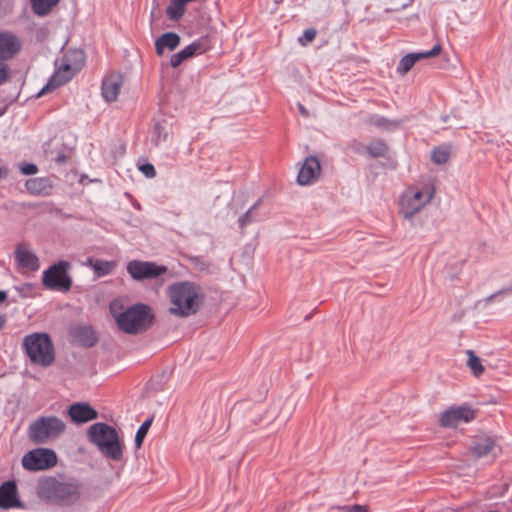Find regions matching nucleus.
Wrapping results in <instances>:
<instances>
[{
	"label": "nucleus",
	"mask_w": 512,
	"mask_h": 512,
	"mask_svg": "<svg viewBox=\"0 0 512 512\" xmlns=\"http://www.w3.org/2000/svg\"><path fill=\"white\" fill-rule=\"evenodd\" d=\"M170 300L169 313L179 318L196 314L203 305L201 287L189 281L176 282L167 289Z\"/></svg>",
	"instance_id": "nucleus-1"
},
{
	"label": "nucleus",
	"mask_w": 512,
	"mask_h": 512,
	"mask_svg": "<svg viewBox=\"0 0 512 512\" xmlns=\"http://www.w3.org/2000/svg\"><path fill=\"white\" fill-rule=\"evenodd\" d=\"M81 488L79 481H61L49 477L39 483L38 495L55 506L70 507L80 500Z\"/></svg>",
	"instance_id": "nucleus-2"
},
{
	"label": "nucleus",
	"mask_w": 512,
	"mask_h": 512,
	"mask_svg": "<svg viewBox=\"0 0 512 512\" xmlns=\"http://www.w3.org/2000/svg\"><path fill=\"white\" fill-rule=\"evenodd\" d=\"M110 311L118 327L131 335L146 331L153 325L155 319L151 307L143 303L134 304L118 314L114 304H111Z\"/></svg>",
	"instance_id": "nucleus-3"
},
{
	"label": "nucleus",
	"mask_w": 512,
	"mask_h": 512,
	"mask_svg": "<svg viewBox=\"0 0 512 512\" xmlns=\"http://www.w3.org/2000/svg\"><path fill=\"white\" fill-rule=\"evenodd\" d=\"M87 437L104 457L113 461L122 459L123 445L114 427L103 422L94 423L88 428Z\"/></svg>",
	"instance_id": "nucleus-4"
},
{
	"label": "nucleus",
	"mask_w": 512,
	"mask_h": 512,
	"mask_svg": "<svg viewBox=\"0 0 512 512\" xmlns=\"http://www.w3.org/2000/svg\"><path fill=\"white\" fill-rule=\"evenodd\" d=\"M85 64V54L80 49H69L61 58L60 64L48 83L39 91L38 97L66 84Z\"/></svg>",
	"instance_id": "nucleus-5"
},
{
	"label": "nucleus",
	"mask_w": 512,
	"mask_h": 512,
	"mask_svg": "<svg viewBox=\"0 0 512 512\" xmlns=\"http://www.w3.org/2000/svg\"><path fill=\"white\" fill-rule=\"evenodd\" d=\"M23 347L31 362L44 367L55 360L54 346L47 333H33L23 339Z\"/></svg>",
	"instance_id": "nucleus-6"
},
{
	"label": "nucleus",
	"mask_w": 512,
	"mask_h": 512,
	"mask_svg": "<svg viewBox=\"0 0 512 512\" xmlns=\"http://www.w3.org/2000/svg\"><path fill=\"white\" fill-rule=\"evenodd\" d=\"M66 429V424L57 416H41L30 423L28 438L34 444H44L58 438Z\"/></svg>",
	"instance_id": "nucleus-7"
},
{
	"label": "nucleus",
	"mask_w": 512,
	"mask_h": 512,
	"mask_svg": "<svg viewBox=\"0 0 512 512\" xmlns=\"http://www.w3.org/2000/svg\"><path fill=\"white\" fill-rule=\"evenodd\" d=\"M71 264L68 261L60 260L52 264L43 272V285L53 291L67 292L72 287V278L68 274Z\"/></svg>",
	"instance_id": "nucleus-8"
},
{
	"label": "nucleus",
	"mask_w": 512,
	"mask_h": 512,
	"mask_svg": "<svg viewBox=\"0 0 512 512\" xmlns=\"http://www.w3.org/2000/svg\"><path fill=\"white\" fill-rule=\"evenodd\" d=\"M57 463V455L49 448L30 450L22 457V466L29 471H41L52 468Z\"/></svg>",
	"instance_id": "nucleus-9"
},
{
	"label": "nucleus",
	"mask_w": 512,
	"mask_h": 512,
	"mask_svg": "<svg viewBox=\"0 0 512 512\" xmlns=\"http://www.w3.org/2000/svg\"><path fill=\"white\" fill-rule=\"evenodd\" d=\"M127 272L136 281L154 279L167 272V267L154 262L132 260L127 264Z\"/></svg>",
	"instance_id": "nucleus-10"
},
{
	"label": "nucleus",
	"mask_w": 512,
	"mask_h": 512,
	"mask_svg": "<svg viewBox=\"0 0 512 512\" xmlns=\"http://www.w3.org/2000/svg\"><path fill=\"white\" fill-rule=\"evenodd\" d=\"M476 417V410L470 406H452L441 413L439 423L442 427H456L459 423H468Z\"/></svg>",
	"instance_id": "nucleus-11"
},
{
	"label": "nucleus",
	"mask_w": 512,
	"mask_h": 512,
	"mask_svg": "<svg viewBox=\"0 0 512 512\" xmlns=\"http://www.w3.org/2000/svg\"><path fill=\"white\" fill-rule=\"evenodd\" d=\"M209 49V42L207 38H200L193 41L191 44L173 54L170 58V65L178 67L183 61L193 57L196 54L203 53Z\"/></svg>",
	"instance_id": "nucleus-12"
},
{
	"label": "nucleus",
	"mask_w": 512,
	"mask_h": 512,
	"mask_svg": "<svg viewBox=\"0 0 512 512\" xmlns=\"http://www.w3.org/2000/svg\"><path fill=\"white\" fill-rule=\"evenodd\" d=\"M22 507L18 496L17 484L14 480H8L0 484V508L8 510Z\"/></svg>",
	"instance_id": "nucleus-13"
},
{
	"label": "nucleus",
	"mask_w": 512,
	"mask_h": 512,
	"mask_svg": "<svg viewBox=\"0 0 512 512\" xmlns=\"http://www.w3.org/2000/svg\"><path fill=\"white\" fill-rule=\"evenodd\" d=\"M21 50L19 38L8 31H0V61L13 59Z\"/></svg>",
	"instance_id": "nucleus-14"
},
{
	"label": "nucleus",
	"mask_w": 512,
	"mask_h": 512,
	"mask_svg": "<svg viewBox=\"0 0 512 512\" xmlns=\"http://www.w3.org/2000/svg\"><path fill=\"white\" fill-rule=\"evenodd\" d=\"M123 85V76L120 73H111L106 75L102 80L101 92L103 98L107 102H114L117 100Z\"/></svg>",
	"instance_id": "nucleus-15"
},
{
	"label": "nucleus",
	"mask_w": 512,
	"mask_h": 512,
	"mask_svg": "<svg viewBox=\"0 0 512 512\" xmlns=\"http://www.w3.org/2000/svg\"><path fill=\"white\" fill-rule=\"evenodd\" d=\"M321 171L320 162L315 156H308L299 170L297 181L300 185H308L315 181Z\"/></svg>",
	"instance_id": "nucleus-16"
},
{
	"label": "nucleus",
	"mask_w": 512,
	"mask_h": 512,
	"mask_svg": "<svg viewBox=\"0 0 512 512\" xmlns=\"http://www.w3.org/2000/svg\"><path fill=\"white\" fill-rule=\"evenodd\" d=\"M68 415L76 424L86 423L98 418V412L88 403H74L68 408Z\"/></svg>",
	"instance_id": "nucleus-17"
},
{
	"label": "nucleus",
	"mask_w": 512,
	"mask_h": 512,
	"mask_svg": "<svg viewBox=\"0 0 512 512\" xmlns=\"http://www.w3.org/2000/svg\"><path fill=\"white\" fill-rule=\"evenodd\" d=\"M17 265L23 269L37 271L39 269V259L31 251L26 250L22 245H18L14 252Z\"/></svg>",
	"instance_id": "nucleus-18"
},
{
	"label": "nucleus",
	"mask_w": 512,
	"mask_h": 512,
	"mask_svg": "<svg viewBox=\"0 0 512 512\" xmlns=\"http://www.w3.org/2000/svg\"><path fill=\"white\" fill-rule=\"evenodd\" d=\"M181 38L175 32H165L155 41V51L158 56L163 55L164 49L170 51L176 49L180 44Z\"/></svg>",
	"instance_id": "nucleus-19"
},
{
	"label": "nucleus",
	"mask_w": 512,
	"mask_h": 512,
	"mask_svg": "<svg viewBox=\"0 0 512 512\" xmlns=\"http://www.w3.org/2000/svg\"><path fill=\"white\" fill-rule=\"evenodd\" d=\"M495 447V440L487 435L476 436L473 441L472 450L477 458L487 456Z\"/></svg>",
	"instance_id": "nucleus-20"
},
{
	"label": "nucleus",
	"mask_w": 512,
	"mask_h": 512,
	"mask_svg": "<svg viewBox=\"0 0 512 512\" xmlns=\"http://www.w3.org/2000/svg\"><path fill=\"white\" fill-rule=\"evenodd\" d=\"M73 337L83 347H92L97 342L94 330L89 326H79L73 330Z\"/></svg>",
	"instance_id": "nucleus-21"
},
{
	"label": "nucleus",
	"mask_w": 512,
	"mask_h": 512,
	"mask_svg": "<svg viewBox=\"0 0 512 512\" xmlns=\"http://www.w3.org/2000/svg\"><path fill=\"white\" fill-rule=\"evenodd\" d=\"M25 188L30 194L41 195L46 194L51 185L47 178H31L25 182Z\"/></svg>",
	"instance_id": "nucleus-22"
},
{
	"label": "nucleus",
	"mask_w": 512,
	"mask_h": 512,
	"mask_svg": "<svg viewBox=\"0 0 512 512\" xmlns=\"http://www.w3.org/2000/svg\"><path fill=\"white\" fill-rule=\"evenodd\" d=\"M424 207V203L419 204L418 202L412 201L409 194L402 197L400 202L401 214L406 219H411Z\"/></svg>",
	"instance_id": "nucleus-23"
},
{
	"label": "nucleus",
	"mask_w": 512,
	"mask_h": 512,
	"mask_svg": "<svg viewBox=\"0 0 512 512\" xmlns=\"http://www.w3.org/2000/svg\"><path fill=\"white\" fill-rule=\"evenodd\" d=\"M190 1L186 0H170L168 7L166 8V14L172 21H178L185 13L186 5Z\"/></svg>",
	"instance_id": "nucleus-24"
},
{
	"label": "nucleus",
	"mask_w": 512,
	"mask_h": 512,
	"mask_svg": "<svg viewBox=\"0 0 512 512\" xmlns=\"http://www.w3.org/2000/svg\"><path fill=\"white\" fill-rule=\"evenodd\" d=\"M60 0H30L32 11L37 16L48 15Z\"/></svg>",
	"instance_id": "nucleus-25"
},
{
	"label": "nucleus",
	"mask_w": 512,
	"mask_h": 512,
	"mask_svg": "<svg viewBox=\"0 0 512 512\" xmlns=\"http://www.w3.org/2000/svg\"><path fill=\"white\" fill-rule=\"evenodd\" d=\"M399 120H390L384 116L380 115H371L369 117L368 123L373 125L381 130H393L400 124Z\"/></svg>",
	"instance_id": "nucleus-26"
},
{
	"label": "nucleus",
	"mask_w": 512,
	"mask_h": 512,
	"mask_svg": "<svg viewBox=\"0 0 512 512\" xmlns=\"http://www.w3.org/2000/svg\"><path fill=\"white\" fill-rule=\"evenodd\" d=\"M89 262H90L95 274L98 277L109 275L115 267V262H113V261H107V260H101V259H95V260L90 259Z\"/></svg>",
	"instance_id": "nucleus-27"
},
{
	"label": "nucleus",
	"mask_w": 512,
	"mask_h": 512,
	"mask_svg": "<svg viewBox=\"0 0 512 512\" xmlns=\"http://www.w3.org/2000/svg\"><path fill=\"white\" fill-rule=\"evenodd\" d=\"M154 136L152 141L156 146H158L161 142H165L168 140L170 136V128L166 121L157 122L154 126Z\"/></svg>",
	"instance_id": "nucleus-28"
},
{
	"label": "nucleus",
	"mask_w": 512,
	"mask_h": 512,
	"mask_svg": "<svg viewBox=\"0 0 512 512\" xmlns=\"http://www.w3.org/2000/svg\"><path fill=\"white\" fill-rule=\"evenodd\" d=\"M367 152L373 158L384 157L388 152V146L382 139H376L367 145Z\"/></svg>",
	"instance_id": "nucleus-29"
},
{
	"label": "nucleus",
	"mask_w": 512,
	"mask_h": 512,
	"mask_svg": "<svg viewBox=\"0 0 512 512\" xmlns=\"http://www.w3.org/2000/svg\"><path fill=\"white\" fill-rule=\"evenodd\" d=\"M468 361L467 366L471 369L474 376L479 377L485 371L480 358L474 353L473 350H467Z\"/></svg>",
	"instance_id": "nucleus-30"
},
{
	"label": "nucleus",
	"mask_w": 512,
	"mask_h": 512,
	"mask_svg": "<svg viewBox=\"0 0 512 512\" xmlns=\"http://www.w3.org/2000/svg\"><path fill=\"white\" fill-rule=\"evenodd\" d=\"M261 202L262 199H258L243 215L239 217L238 224L241 229H244L246 226L256 221L254 211L259 207Z\"/></svg>",
	"instance_id": "nucleus-31"
},
{
	"label": "nucleus",
	"mask_w": 512,
	"mask_h": 512,
	"mask_svg": "<svg viewBox=\"0 0 512 512\" xmlns=\"http://www.w3.org/2000/svg\"><path fill=\"white\" fill-rule=\"evenodd\" d=\"M434 196V188L433 187H427L424 191H416L412 195H410V198L414 202H418L419 204L424 203V206L432 200Z\"/></svg>",
	"instance_id": "nucleus-32"
},
{
	"label": "nucleus",
	"mask_w": 512,
	"mask_h": 512,
	"mask_svg": "<svg viewBox=\"0 0 512 512\" xmlns=\"http://www.w3.org/2000/svg\"><path fill=\"white\" fill-rule=\"evenodd\" d=\"M152 422H153V418H148L138 428L136 435H135V439H134L136 448H140L142 446L143 441L148 433L149 428L151 427Z\"/></svg>",
	"instance_id": "nucleus-33"
},
{
	"label": "nucleus",
	"mask_w": 512,
	"mask_h": 512,
	"mask_svg": "<svg viewBox=\"0 0 512 512\" xmlns=\"http://www.w3.org/2000/svg\"><path fill=\"white\" fill-rule=\"evenodd\" d=\"M415 63L416 61L414 60L412 54L408 53L400 59L397 66V72L401 75H405L412 69Z\"/></svg>",
	"instance_id": "nucleus-34"
},
{
	"label": "nucleus",
	"mask_w": 512,
	"mask_h": 512,
	"mask_svg": "<svg viewBox=\"0 0 512 512\" xmlns=\"http://www.w3.org/2000/svg\"><path fill=\"white\" fill-rule=\"evenodd\" d=\"M450 157V152L448 148L445 147H435L432 150L431 159L436 164H445Z\"/></svg>",
	"instance_id": "nucleus-35"
},
{
	"label": "nucleus",
	"mask_w": 512,
	"mask_h": 512,
	"mask_svg": "<svg viewBox=\"0 0 512 512\" xmlns=\"http://www.w3.org/2000/svg\"><path fill=\"white\" fill-rule=\"evenodd\" d=\"M441 50H442V47L440 44H436L433 46L432 49L428 50V51H424V52H416V53H411L412 56L414 57V60L417 62L419 60H422V59H427V58H430V57H435L437 55H439L441 53Z\"/></svg>",
	"instance_id": "nucleus-36"
},
{
	"label": "nucleus",
	"mask_w": 512,
	"mask_h": 512,
	"mask_svg": "<svg viewBox=\"0 0 512 512\" xmlns=\"http://www.w3.org/2000/svg\"><path fill=\"white\" fill-rule=\"evenodd\" d=\"M20 171L24 175H34L38 172V167L34 163H24L20 166Z\"/></svg>",
	"instance_id": "nucleus-37"
},
{
	"label": "nucleus",
	"mask_w": 512,
	"mask_h": 512,
	"mask_svg": "<svg viewBox=\"0 0 512 512\" xmlns=\"http://www.w3.org/2000/svg\"><path fill=\"white\" fill-rule=\"evenodd\" d=\"M139 170L146 176V177H149V178H153L155 177L156 175V170L154 168V166L151 164V163H145V164H142L140 167H139Z\"/></svg>",
	"instance_id": "nucleus-38"
},
{
	"label": "nucleus",
	"mask_w": 512,
	"mask_h": 512,
	"mask_svg": "<svg viewBox=\"0 0 512 512\" xmlns=\"http://www.w3.org/2000/svg\"><path fill=\"white\" fill-rule=\"evenodd\" d=\"M500 294H512V284L506 288H503V289L489 295L488 297L483 299V301L485 303H490L497 295H500Z\"/></svg>",
	"instance_id": "nucleus-39"
},
{
	"label": "nucleus",
	"mask_w": 512,
	"mask_h": 512,
	"mask_svg": "<svg viewBox=\"0 0 512 512\" xmlns=\"http://www.w3.org/2000/svg\"><path fill=\"white\" fill-rule=\"evenodd\" d=\"M9 79V68L3 61H0V85Z\"/></svg>",
	"instance_id": "nucleus-40"
},
{
	"label": "nucleus",
	"mask_w": 512,
	"mask_h": 512,
	"mask_svg": "<svg viewBox=\"0 0 512 512\" xmlns=\"http://www.w3.org/2000/svg\"><path fill=\"white\" fill-rule=\"evenodd\" d=\"M317 35V31L314 28H308L303 32V38L306 42H312Z\"/></svg>",
	"instance_id": "nucleus-41"
},
{
	"label": "nucleus",
	"mask_w": 512,
	"mask_h": 512,
	"mask_svg": "<svg viewBox=\"0 0 512 512\" xmlns=\"http://www.w3.org/2000/svg\"><path fill=\"white\" fill-rule=\"evenodd\" d=\"M346 512H367L364 506L355 504L347 509Z\"/></svg>",
	"instance_id": "nucleus-42"
},
{
	"label": "nucleus",
	"mask_w": 512,
	"mask_h": 512,
	"mask_svg": "<svg viewBox=\"0 0 512 512\" xmlns=\"http://www.w3.org/2000/svg\"><path fill=\"white\" fill-rule=\"evenodd\" d=\"M68 160V157L64 154V153H59L56 158H55V162L59 165H62L64 163H66Z\"/></svg>",
	"instance_id": "nucleus-43"
},
{
	"label": "nucleus",
	"mask_w": 512,
	"mask_h": 512,
	"mask_svg": "<svg viewBox=\"0 0 512 512\" xmlns=\"http://www.w3.org/2000/svg\"><path fill=\"white\" fill-rule=\"evenodd\" d=\"M8 175V169L0 166V179L6 178Z\"/></svg>",
	"instance_id": "nucleus-44"
},
{
	"label": "nucleus",
	"mask_w": 512,
	"mask_h": 512,
	"mask_svg": "<svg viewBox=\"0 0 512 512\" xmlns=\"http://www.w3.org/2000/svg\"><path fill=\"white\" fill-rule=\"evenodd\" d=\"M298 109L303 116H308V112L302 104H298Z\"/></svg>",
	"instance_id": "nucleus-45"
},
{
	"label": "nucleus",
	"mask_w": 512,
	"mask_h": 512,
	"mask_svg": "<svg viewBox=\"0 0 512 512\" xmlns=\"http://www.w3.org/2000/svg\"><path fill=\"white\" fill-rule=\"evenodd\" d=\"M7 299V293L4 290H0V303L4 302Z\"/></svg>",
	"instance_id": "nucleus-46"
},
{
	"label": "nucleus",
	"mask_w": 512,
	"mask_h": 512,
	"mask_svg": "<svg viewBox=\"0 0 512 512\" xmlns=\"http://www.w3.org/2000/svg\"><path fill=\"white\" fill-rule=\"evenodd\" d=\"M6 318L4 315L0 314V329H2L5 326Z\"/></svg>",
	"instance_id": "nucleus-47"
},
{
	"label": "nucleus",
	"mask_w": 512,
	"mask_h": 512,
	"mask_svg": "<svg viewBox=\"0 0 512 512\" xmlns=\"http://www.w3.org/2000/svg\"><path fill=\"white\" fill-rule=\"evenodd\" d=\"M447 119H448V116H447V115H446V116H442V120H443L444 122H446V121H447Z\"/></svg>",
	"instance_id": "nucleus-48"
},
{
	"label": "nucleus",
	"mask_w": 512,
	"mask_h": 512,
	"mask_svg": "<svg viewBox=\"0 0 512 512\" xmlns=\"http://www.w3.org/2000/svg\"><path fill=\"white\" fill-rule=\"evenodd\" d=\"M331 512H341L340 508H337L336 510L332 509Z\"/></svg>",
	"instance_id": "nucleus-49"
}]
</instances>
